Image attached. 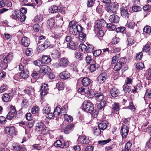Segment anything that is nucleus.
Returning <instances> with one entry per match:
<instances>
[{
    "instance_id": "f8f14e48",
    "label": "nucleus",
    "mask_w": 151,
    "mask_h": 151,
    "mask_svg": "<svg viewBox=\"0 0 151 151\" xmlns=\"http://www.w3.org/2000/svg\"><path fill=\"white\" fill-rule=\"evenodd\" d=\"M6 132L10 135H13L15 134V129L14 126L6 127L5 129Z\"/></svg>"
},
{
    "instance_id": "0e129e2a",
    "label": "nucleus",
    "mask_w": 151,
    "mask_h": 151,
    "mask_svg": "<svg viewBox=\"0 0 151 151\" xmlns=\"http://www.w3.org/2000/svg\"><path fill=\"white\" fill-rule=\"evenodd\" d=\"M132 88V87L129 86H127L124 88V91L126 93H129L130 91Z\"/></svg>"
},
{
    "instance_id": "9b49d317",
    "label": "nucleus",
    "mask_w": 151,
    "mask_h": 151,
    "mask_svg": "<svg viewBox=\"0 0 151 151\" xmlns=\"http://www.w3.org/2000/svg\"><path fill=\"white\" fill-rule=\"evenodd\" d=\"M20 12L18 10H14L12 12L11 17L14 19L18 20L19 17H20Z\"/></svg>"
},
{
    "instance_id": "1a4fd4ad",
    "label": "nucleus",
    "mask_w": 151,
    "mask_h": 151,
    "mask_svg": "<svg viewBox=\"0 0 151 151\" xmlns=\"http://www.w3.org/2000/svg\"><path fill=\"white\" fill-rule=\"evenodd\" d=\"M89 140L85 135L80 136L78 139V144H87L89 143Z\"/></svg>"
},
{
    "instance_id": "5701e85b",
    "label": "nucleus",
    "mask_w": 151,
    "mask_h": 151,
    "mask_svg": "<svg viewBox=\"0 0 151 151\" xmlns=\"http://www.w3.org/2000/svg\"><path fill=\"white\" fill-rule=\"evenodd\" d=\"M112 111L114 112H117L119 109V104L116 103H114L112 105Z\"/></svg>"
},
{
    "instance_id": "2eb2a0df",
    "label": "nucleus",
    "mask_w": 151,
    "mask_h": 151,
    "mask_svg": "<svg viewBox=\"0 0 151 151\" xmlns=\"http://www.w3.org/2000/svg\"><path fill=\"white\" fill-rule=\"evenodd\" d=\"M21 43L24 46L28 47L30 43L29 39L27 37H24L22 39Z\"/></svg>"
},
{
    "instance_id": "052dcab7",
    "label": "nucleus",
    "mask_w": 151,
    "mask_h": 151,
    "mask_svg": "<svg viewBox=\"0 0 151 151\" xmlns=\"http://www.w3.org/2000/svg\"><path fill=\"white\" fill-rule=\"evenodd\" d=\"M49 129L45 126L41 130V133L42 134H46L48 132Z\"/></svg>"
},
{
    "instance_id": "de8ad7c7",
    "label": "nucleus",
    "mask_w": 151,
    "mask_h": 151,
    "mask_svg": "<svg viewBox=\"0 0 151 151\" xmlns=\"http://www.w3.org/2000/svg\"><path fill=\"white\" fill-rule=\"evenodd\" d=\"M24 92L29 96L33 95L34 93V90L32 88L30 89H26L24 90Z\"/></svg>"
},
{
    "instance_id": "3c124183",
    "label": "nucleus",
    "mask_w": 151,
    "mask_h": 151,
    "mask_svg": "<svg viewBox=\"0 0 151 151\" xmlns=\"http://www.w3.org/2000/svg\"><path fill=\"white\" fill-rule=\"evenodd\" d=\"M69 46L71 49L73 50H75L76 48V43L73 41L69 43Z\"/></svg>"
},
{
    "instance_id": "680f3d73",
    "label": "nucleus",
    "mask_w": 151,
    "mask_h": 151,
    "mask_svg": "<svg viewBox=\"0 0 151 151\" xmlns=\"http://www.w3.org/2000/svg\"><path fill=\"white\" fill-rule=\"evenodd\" d=\"M39 108L36 106H33L32 109V112L33 114H35L38 112Z\"/></svg>"
},
{
    "instance_id": "58836bf2",
    "label": "nucleus",
    "mask_w": 151,
    "mask_h": 151,
    "mask_svg": "<svg viewBox=\"0 0 151 151\" xmlns=\"http://www.w3.org/2000/svg\"><path fill=\"white\" fill-rule=\"evenodd\" d=\"M54 145L56 147L62 148L63 144L62 142L59 140H57L55 142Z\"/></svg>"
},
{
    "instance_id": "473e14b6",
    "label": "nucleus",
    "mask_w": 151,
    "mask_h": 151,
    "mask_svg": "<svg viewBox=\"0 0 151 151\" xmlns=\"http://www.w3.org/2000/svg\"><path fill=\"white\" fill-rule=\"evenodd\" d=\"M39 74L40 75L39 70H34L32 74V78L31 81H32V80L35 79L34 81H36V79L37 78ZM34 82H35V81H34Z\"/></svg>"
},
{
    "instance_id": "4be33fe9",
    "label": "nucleus",
    "mask_w": 151,
    "mask_h": 151,
    "mask_svg": "<svg viewBox=\"0 0 151 151\" xmlns=\"http://www.w3.org/2000/svg\"><path fill=\"white\" fill-rule=\"evenodd\" d=\"M60 53L58 50L55 49L53 50L51 53V55L52 57L54 59L58 58L60 57Z\"/></svg>"
},
{
    "instance_id": "412c9836",
    "label": "nucleus",
    "mask_w": 151,
    "mask_h": 151,
    "mask_svg": "<svg viewBox=\"0 0 151 151\" xmlns=\"http://www.w3.org/2000/svg\"><path fill=\"white\" fill-rule=\"evenodd\" d=\"M41 60L43 64H48L50 63L51 59L50 57L47 55H43Z\"/></svg>"
},
{
    "instance_id": "2f4dec72",
    "label": "nucleus",
    "mask_w": 151,
    "mask_h": 151,
    "mask_svg": "<svg viewBox=\"0 0 151 151\" xmlns=\"http://www.w3.org/2000/svg\"><path fill=\"white\" fill-rule=\"evenodd\" d=\"M79 36L78 37V40L80 42H82L84 40L86 37V35L81 31L79 33Z\"/></svg>"
},
{
    "instance_id": "7c9ffc66",
    "label": "nucleus",
    "mask_w": 151,
    "mask_h": 151,
    "mask_svg": "<svg viewBox=\"0 0 151 151\" xmlns=\"http://www.w3.org/2000/svg\"><path fill=\"white\" fill-rule=\"evenodd\" d=\"M12 147L13 149L16 151H22V150L24 149V147H20L19 145L18 144H14L13 145Z\"/></svg>"
},
{
    "instance_id": "20e7f679",
    "label": "nucleus",
    "mask_w": 151,
    "mask_h": 151,
    "mask_svg": "<svg viewBox=\"0 0 151 151\" xmlns=\"http://www.w3.org/2000/svg\"><path fill=\"white\" fill-rule=\"evenodd\" d=\"M82 109L85 111L89 113H92L94 109L93 104L91 102L85 101L82 105Z\"/></svg>"
},
{
    "instance_id": "c85d7f7f",
    "label": "nucleus",
    "mask_w": 151,
    "mask_h": 151,
    "mask_svg": "<svg viewBox=\"0 0 151 151\" xmlns=\"http://www.w3.org/2000/svg\"><path fill=\"white\" fill-rule=\"evenodd\" d=\"M106 101H103L100 103L97 106V108L100 110H103L104 107L106 106Z\"/></svg>"
},
{
    "instance_id": "4c0bfd02",
    "label": "nucleus",
    "mask_w": 151,
    "mask_h": 151,
    "mask_svg": "<svg viewBox=\"0 0 151 151\" xmlns=\"http://www.w3.org/2000/svg\"><path fill=\"white\" fill-rule=\"evenodd\" d=\"M51 111L50 108L48 105L45 106L42 109V112L44 114H47Z\"/></svg>"
},
{
    "instance_id": "a878e982",
    "label": "nucleus",
    "mask_w": 151,
    "mask_h": 151,
    "mask_svg": "<svg viewBox=\"0 0 151 151\" xmlns=\"http://www.w3.org/2000/svg\"><path fill=\"white\" fill-rule=\"evenodd\" d=\"M69 61L67 59L65 58H61L60 61V64L62 66H66L68 65Z\"/></svg>"
},
{
    "instance_id": "6e6d98bb",
    "label": "nucleus",
    "mask_w": 151,
    "mask_h": 151,
    "mask_svg": "<svg viewBox=\"0 0 151 151\" xmlns=\"http://www.w3.org/2000/svg\"><path fill=\"white\" fill-rule=\"evenodd\" d=\"M7 89V86L4 84H3L0 87V93H1Z\"/></svg>"
},
{
    "instance_id": "c756f323",
    "label": "nucleus",
    "mask_w": 151,
    "mask_h": 151,
    "mask_svg": "<svg viewBox=\"0 0 151 151\" xmlns=\"http://www.w3.org/2000/svg\"><path fill=\"white\" fill-rule=\"evenodd\" d=\"M58 7L55 5H53L49 8V12L51 13H55L58 12Z\"/></svg>"
},
{
    "instance_id": "09e8293b",
    "label": "nucleus",
    "mask_w": 151,
    "mask_h": 151,
    "mask_svg": "<svg viewBox=\"0 0 151 151\" xmlns=\"http://www.w3.org/2000/svg\"><path fill=\"white\" fill-rule=\"evenodd\" d=\"M136 67L137 69L141 70L144 68V65L142 63H139L137 64Z\"/></svg>"
},
{
    "instance_id": "dca6fc26",
    "label": "nucleus",
    "mask_w": 151,
    "mask_h": 151,
    "mask_svg": "<svg viewBox=\"0 0 151 151\" xmlns=\"http://www.w3.org/2000/svg\"><path fill=\"white\" fill-rule=\"evenodd\" d=\"M94 96L95 99L97 101H101L103 100L104 98L103 94L100 92H97L94 94Z\"/></svg>"
},
{
    "instance_id": "e2e57ef3",
    "label": "nucleus",
    "mask_w": 151,
    "mask_h": 151,
    "mask_svg": "<svg viewBox=\"0 0 151 151\" xmlns=\"http://www.w3.org/2000/svg\"><path fill=\"white\" fill-rule=\"evenodd\" d=\"M101 53V50L98 49L96 50L93 51V54L95 56H97L100 55Z\"/></svg>"
},
{
    "instance_id": "8fccbe9b",
    "label": "nucleus",
    "mask_w": 151,
    "mask_h": 151,
    "mask_svg": "<svg viewBox=\"0 0 151 151\" xmlns=\"http://www.w3.org/2000/svg\"><path fill=\"white\" fill-rule=\"evenodd\" d=\"M116 31L117 32H121L124 33L126 32V28L124 27H120L117 28L116 29Z\"/></svg>"
},
{
    "instance_id": "603ef678",
    "label": "nucleus",
    "mask_w": 151,
    "mask_h": 151,
    "mask_svg": "<svg viewBox=\"0 0 151 151\" xmlns=\"http://www.w3.org/2000/svg\"><path fill=\"white\" fill-rule=\"evenodd\" d=\"M100 24H98V22L96 21L95 22V24L94 26V29L95 31H98L99 30L102 29Z\"/></svg>"
},
{
    "instance_id": "cd10ccee",
    "label": "nucleus",
    "mask_w": 151,
    "mask_h": 151,
    "mask_svg": "<svg viewBox=\"0 0 151 151\" xmlns=\"http://www.w3.org/2000/svg\"><path fill=\"white\" fill-rule=\"evenodd\" d=\"M62 110H61L60 107H56V109L54 110L53 112L55 116H58L60 114L61 115H63L62 114Z\"/></svg>"
},
{
    "instance_id": "c9c22d12",
    "label": "nucleus",
    "mask_w": 151,
    "mask_h": 151,
    "mask_svg": "<svg viewBox=\"0 0 151 151\" xmlns=\"http://www.w3.org/2000/svg\"><path fill=\"white\" fill-rule=\"evenodd\" d=\"M135 22L133 21H128L125 26L127 28L132 29L135 26Z\"/></svg>"
},
{
    "instance_id": "423d86ee",
    "label": "nucleus",
    "mask_w": 151,
    "mask_h": 151,
    "mask_svg": "<svg viewBox=\"0 0 151 151\" xmlns=\"http://www.w3.org/2000/svg\"><path fill=\"white\" fill-rule=\"evenodd\" d=\"M121 15L123 17L128 18L129 17V14L128 9L126 6H122L120 9Z\"/></svg>"
},
{
    "instance_id": "6e6552de",
    "label": "nucleus",
    "mask_w": 151,
    "mask_h": 151,
    "mask_svg": "<svg viewBox=\"0 0 151 151\" xmlns=\"http://www.w3.org/2000/svg\"><path fill=\"white\" fill-rule=\"evenodd\" d=\"M107 73H104L100 74L97 78L99 82L101 83H104L108 78Z\"/></svg>"
},
{
    "instance_id": "5fc2aeb1",
    "label": "nucleus",
    "mask_w": 151,
    "mask_h": 151,
    "mask_svg": "<svg viewBox=\"0 0 151 151\" xmlns=\"http://www.w3.org/2000/svg\"><path fill=\"white\" fill-rule=\"evenodd\" d=\"M98 22V24H100L101 26L102 27H104L106 26V25L107 23L103 19H101L97 21Z\"/></svg>"
},
{
    "instance_id": "37998d69",
    "label": "nucleus",
    "mask_w": 151,
    "mask_h": 151,
    "mask_svg": "<svg viewBox=\"0 0 151 151\" xmlns=\"http://www.w3.org/2000/svg\"><path fill=\"white\" fill-rule=\"evenodd\" d=\"M34 20L35 22L42 21L43 20L42 15L41 14L37 15L35 17Z\"/></svg>"
},
{
    "instance_id": "bf43d9fd",
    "label": "nucleus",
    "mask_w": 151,
    "mask_h": 151,
    "mask_svg": "<svg viewBox=\"0 0 151 151\" xmlns=\"http://www.w3.org/2000/svg\"><path fill=\"white\" fill-rule=\"evenodd\" d=\"M144 32L146 33L149 34L151 31V28L150 27L147 26L145 27L143 29Z\"/></svg>"
},
{
    "instance_id": "774afa93",
    "label": "nucleus",
    "mask_w": 151,
    "mask_h": 151,
    "mask_svg": "<svg viewBox=\"0 0 151 151\" xmlns=\"http://www.w3.org/2000/svg\"><path fill=\"white\" fill-rule=\"evenodd\" d=\"M145 96L147 98H151V89H149L147 90Z\"/></svg>"
},
{
    "instance_id": "ddd939ff",
    "label": "nucleus",
    "mask_w": 151,
    "mask_h": 151,
    "mask_svg": "<svg viewBox=\"0 0 151 151\" xmlns=\"http://www.w3.org/2000/svg\"><path fill=\"white\" fill-rule=\"evenodd\" d=\"M48 86L46 84H44L42 86L41 88V92L40 95L41 96H43L46 95L48 93Z\"/></svg>"
},
{
    "instance_id": "f704fd0d",
    "label": "nucleus",
    "mask_w": 151,
    "mask_h": 151,
    "mask_svg": "<svg viewBox=\"0 0 151 151\" xmlns=\"http://www.w3.org/2000/svg\"><path fill=\"white\" fill-rule=\"evenodd\" d=\"M86 52L89 53L93 52L94 47L91 44H87Z\"/></svg>"
},
{
    "instance_id": "e433bc0d",
    "label": "nucleus",
    "mask_w": 151,
    "mask_h": 151,
    "mask_svg": "<svg viewBox=\"0 0 151 151\" xmlns=\"http://www.w3.org/2000/svg\"><path fill=\"white\" fill-rule=\"evenodd\" d=\"M78 91L79 92H84L88 94V93H91V91H89L88 87H86V88L81 87L79 88Z\"/></svg>"
},
{
    "instance_id": "4468645a",
    "label": "nucleus",
    "mask_w": 151,
    "mask_h": 151,
    "mask_svg": "<svg viewBox=\"0 0 151 151\" xmlns=\"http://www.w3.org/2000/svg\"><path fill=\"white\" fill-rule=\"evenodd\" d=\"M119 17L116 15L112 14L109 17V19L110 21L113 23H118L119 22Z\"/></svg>"
},
{
    "instance_id": "0eeeda50",
    "label": "nucleus",
    "mask_w": 151,
    "mask_h": 151,
    "mask_svg": "<svg viewBox=\"0 0 151 151\" xmlns=\"http://www.w3.org/2000/svg\"><path fill=\"white\" fill-rule=\"evenodd\" d=\"M129 131V128L126 125H124L121 128V134L122 138H126L127 135Z\"/></svg>"
},
{
    "instance_id": "39448f33",
    "label": "nucleus",
    "mask_w": 151,
    "mask_h": 151,
    "mask_svg": "<svg viewBox=\"0 0 151 151\" xmlns=\"http://www.w3.org/2000/svg\"><path fill=\"white\" fill-rule=\"evenodd\" d=\"M50 69L48 66L45 65H42L40 68L39 70L40 75L44 76L47 73H49Z\"/></svg>"
},
{
    "instance_id": "c03bdc74",
    "label": "nucleus",
    "mask_w": 151,
    "mask_h": 151,
    "mask_svg": "<svg viewBox=\"0 0 151 151\" xmlns=\"http://www.w3.org/2000/svg\"><path fill=\"white\" fill-rule=\"evenodd\" d=\"M150 42L147 43L144 47L143 48V52H146L150 50Z\"/></svg>"
},
{
    "instance_id": "69168bd1",
    "label": "nucleus",
    "mask_w": 151,
    "mask_h": 151,
    "mask_svg": "<svg viewBox=\"0 0 151 151\" xmlns=\"http://www.w3.org/2000/svg\"><path fill=\"white\" fill-rule=\"evenodd\" d=\"M34 63L36 66H39L40 68L42 66L43 64L42 62L40 60H37L34 62Z\"/></svg>"
},
{
    "instance_id": "a211bd4d",
    "label": "nucleus",
    "mask_w": 151,
    "mask_h": 151,
    "mask_svg": "<svg viewBox=\"0 0 151 151\" xmlns=\"http://www.w3.org/2000/svg\"><path fill=\"white\" fill-rule=\"evenodd\" d=\"M56 24L57 26L60 27H61L63 24V18L60 15H57L56 17Z\"/></svg>"
},
{
    "instance_id": "bb28decb",
    "label": "nucleus",
    "mask_w": 151,
    "mask_h": 151,
    "mask_svg": "<svg viewBox=\"0 0 151 151\" xmlns=\"http://www.w3.org/2000/svg\"><path fill=\"white\" fill-rule=\"evenodd\" d=\"M105 9L108 12L111 14L116 12L115 9H114L112 7V5L110 4L109 6L106 7Z\"/></svg>"
},
{
    "instance_id": "f257e3e1",
    "label": "nucleus",
    "mask_w": 151,
    "mask_h": 151,
    "mask_svg": "<svg viewBox=\"0 0 151 151\" xmlns=\"http://www.w3.org/2000/svg\"><path fill=\"white\" fill-rule=\"evenodd\" d=\"M74 21L69 22V30L70 34L73 35H76L82 30V27L79 25H76L74 24Z\"/></svg>"
},
{
    "instance_id": "72a5a7b5",
    "label": "nucleus",
    "mask_w": 151,
    "mask_h": 151,
    "mask_svg": "<svg viewBox=\"0 0 151 151\" xmlns=\"http://www.w3.org/2000/svg\"><path fill=\"white\" fill-rule=\"evenodd\" d=\"M63 115L65 121L68 122H71L73 120V119L71 116L65 114H63Z\"/></svg>"
},
{
    "instance_id": "864d4df0",
    "label": "nucleus",
    "mask_w": 151,
    "mask_h": 151,
    "mask_svg": "<svg viewBox=\"0 0 151 151\" xmlns=\"http://www.w3.org/2000/svg\"><path fill=\"white\" fill-rule=\"evenodd\" d=\"M75 57L76 58L78 59L79 60H81L82 59L83 56L82 54L80 52H76Z\"/></svg>"
},
{
    "instance_id": "393cba45",
    "label": "nucleus",
    "mask_w": 151,
    "mask_h": 151,
    "mask_svg": "<svg viewBox=\"0 0 151 151\" xmlns=\"http://www.w3.org/2000/svg\"><path fill=\"white\" fill-rule=\"evenodd\" d=\"M45 124L41 122H39L36 124V129L38 131H40L45 127Z\"/></svg>"
},
{
    "instance_id": "79ce46f5",
    "label": "nucleus",
    "mask_w": 151,
    "mask_h": 151,
    "mask_svg": "<svg viewBox=\"0 0 151 151\" xmlns=\"http://www.w3.org/2000/svg\"><path fill=\"white\" fill-rule=\"evenodd\" d=\"M47 23L50 27H52L55 24V20L53 18H51L48 20Z\"/></svg>"
},
{
    "instance_id": "6ab92c4d",
    "label": "nucleus",
    "mask_w": 151,
    "mask_h": 151,
    "mask_svg": "<svg viewBox=\"0 0 151 151\" xmlns=\"http://www.w3.org/2000/svg\"><path fill=\"white\" fill-rule=\"evenodd\" d=\"M119 90L116 88H114L110 90V93L111 96L114 97L117 96L119 95Z\"/></svg>"
},
{
    "instance_id": "f3484780",
    "label": "nucleus",
    "mask_w": 151,
    "mask_h": 151,
    "mask_svg": "<svg viewBox=\"0 0 151 151\" xmlns=\"http://www.w3.org/2000/svg\"><path fill=\"white\" fill-rule=\"evenodd\" d=\"M70 74L69 72L66 71L63 72L60 75V78L63 79H68L70 77Z\"/></svg>"
},
{
    "instance_id": "9d476101",
    "label": "nucleus",
    "mask_w": 151,
    "mask_h": 151,
    "mask_svg": "<svg viewBox=\"0 0 151 151\" xmlns=\"http://www.w3.org/2000/svg\"><path fill=\"white\" fill-rule=\"evenodd\" d=\"M92 82V80L87 77H84L82 79L81 84L82 85L87 87Z\"/></svg>"
},
{
    "instance_id": "aec40b11",
    "label": "nucleus",
    "mask_w": 151,
    "mask_h": 151,
    "mask_svg": "<svg viewBox=\"0 0 151 151\" xmlns=\"http://www.w3.org/2000/svg\"><path fill=\"white\" fill-rule=\"evenodd\" d=\"M20 76L23 79L28 78L29 76V71L26 69H23L21 72Z\"/></svg>"
},
{
    "instance_id": "49530a36",
    "label": "nucleus",
    "mask_w": 151,
    "mask_h": 151,
    "mask_svg": "<svg viewBox=\"0 0 151 151\" xmlns=\"http://www.w3.org/2000/svg\"><path fill=\"white\" fill-rule=\"evenodd\" d=\"M106 26L110 30H114L116 29L115 25L112 23L107 24Z\"/></svg>"
},
{
    "instance_id": "4d7b16f0",
    "label": "nucleus",
    "mask_w": 151,
    "mask_h": 151,
    "mask_svg": "<svg viewBox=\"0 0 151 151\" xmlns=\"http://www.w3.org/2000/svg\"><path fill=\"white\" fill-rule=\"evenodd\" d=\"M132 144L129 141L127 142L125 144V149H127L128 151H131L130 148L132 146Z\"/></svg>"
},
{
    "instance_id": "13d9d810",
    "label": "nucleus",
    "mask_w": 151,
    "mask_h": 151,
    "mask_svg": "<svg viewBox=\"0 0 151 151\" xmlns=\"http://www.w3.org/2000/svg\"><path fill=\"white\" fill-rule=\"evenodd\" d=\"M57 86L58 89L59 90H63L65 87L64 85L63 82L58 83L57 84Z\"/></svg>"
},
{
    "instance_id": "a18cd8bd",
    "label": "nucleus",
    "mask_w": 151,
    "mask_h": 151,
    "mask_svg": "<svg viewBox=\"0 0 151 151\" xmlns=\"http://www.w3.org/2000/svg\"><path fill=\"white\" fill-rule=\"evenodd\" d=\"M107 125L104 123H101L98 125V127L101 130H104L107 128Z\"/></svg>"
},
{
    "instance_id": "b1692460",
    "label": "nucleus",
    "mask_w": 151,
    "mask_h": 151,
    "mask_svg": "<svg viewBox=\"0 0 151 151\" xmlns=\"http://www.w3.org/2000/svg\"><path fill=\"white\" fill-rule=\"evenodd\" d=\"M90 67V70L91 72H93L96 70V69H98L99 66L98 65L96 64L95 62H93V63H91Z\"/></svg>"
},
{
    "instance_id": "338daca9",
    "label": "nucleus",
    "mask_w": 151,
    "mask_h": 151,
    "mask_svg": "<svg viewBox=\"0 0 151 151\" xmlns=\"http://www.w3.org/2000/svg\"><path fill=\"white\" fill-rule=\"evenodd\" d=\"M32 48H27L25 51L26 55L28 56L31 55L32 52Z\"/></svg>"
},
{
    "instance_id": "a19ab883",
    "label": "nucleus",
    "mask_w": 151,
    "mask_h": 151,
    "mask_svg": "<svg viewBox=\"0 0 151 151\" xmlns=\"http://www.w3.org/2000/svg\"><path fill=\"white\" fill-rule=\"evenodd\" d=\"M132 10L134 12H137L141 10V8L138 6L133 5L132 7Z\"/></svg>"
},
{
    "instance_id": "7ed1b4c3",
    "label": "nucleus",
    "mask_w": 151,
    "mask_h": 151,
    "mask_svg": "<svg viewBox=\"0 0 151 151\" xmlns=\"http://www.w3.org/2000/svg\"><path fill=\"white\" fill-rule=\"evenodd\" d=\"M126 59L124 58H122L118 60V62L115 65L114 68V70L116 72L115 73L116 75L119 74V71L121 69L126 63Z\"/></svg>"
},
{
    "instance_id": "ea45409f",
    "label": "nucleus",
    "mask_w": 151,
    "mask_h": 151,
    "mask_svg": "<svg viewBox=\"0 0 151 151\" xmlns=\"http://www.w3.org/2000/svg\"><path fill=\"white\" fill-rule=\"evenodd\" d=\"M10 99V96L7 93H5L3 95L2 97V99L4 102H8Z\"/></svg>"
},
{
    "instance_id": "f03ea898",
    "label": "nucleus",
    "mask_w": 151,
    "mask_h": 151,
    "mask_svg": "<svg viewBox=\"0 0 151 151\" xmlns=\"http://www.w3.org/2000/svg\"><path fill=\"white\" fill-rule=\"evenodd\" d=\"M13 55L12 53H9L7 56L2 60L1 61V62L2 61L3 62L0 63V66L1 67L2 69H4L8 67V63H10L13 59Z\"/></svg>"
}]
</instances>
